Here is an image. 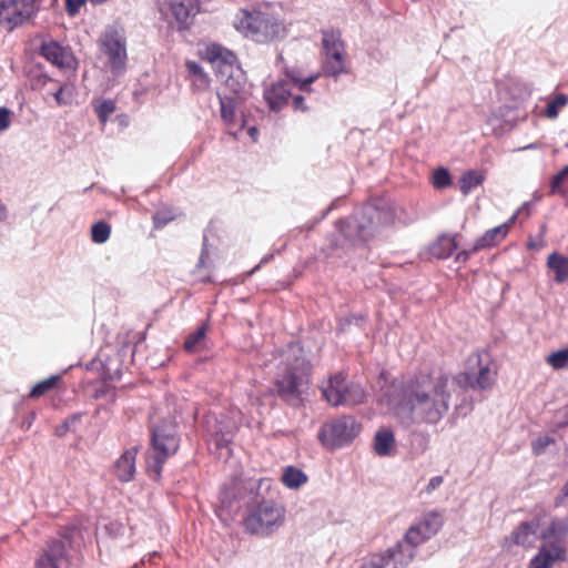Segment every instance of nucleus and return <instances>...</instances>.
<instances>
[{
	"instance_id": "obj_1",
	"label": "nucleus",
	"mask_w": 568,
	"mask_h": 568,
	"mask_svg": "<svg viewBox=\"0 0 568 568\" xmlns=\"http://www.w3.org/2000/svg\"><path fill=\"white\" fill-rule=\"evenodd\" d=\"M448 386L446 375H420L408 381L397 395H385V399L389 410L403 424H436L449 408Z\"/></svg>"
},
{
	"instance_id": "obj_2",
	"label": "nucleus",
	"mask_w": 568,
	"mask_h": 568,
	"mask_svg": "<svg viewBox=\"0 0 568 568\" xmlns=\"http://www.w3.org/2000/svg\"><path fill=\"white\" fill-rule=\"evenodd\" d=\"M233 28L245 39L258 44H271L286 38L284 20L268 8H242L233 17Z\"/></svg>"
},
{
	"instance_id": "obj_3",
	"label": "nucleus",
	"mask_w": 568,
	"mask_h": 568,
	"mask_svg": "<svg viewBox=\"0 0 568 568\" xmlns=\"http://www.w3.org/2000/svg\"><path fill=\"white\" fill-rule=\"evenodd\" d=\"M276 366L278 394L287 402L298 399L307 387L310 375V365L303 348L298 344H290L281 353Z\"/></svg>"
},
{
	"instance_id": "obj_4",
	"label": "nucleus",
	"mask_w": 568,
	"mask_h": 568,
	"mask_svg": "<svg viewBox=\"0 0 568 568\" xmlns=\"http://www.w3.org/2000/svg\"><path fill=\"white\" fill-rule=\"evenodd\" d=\"M398 212H402L400 207L384 200L367 203L341 223L339 232L352 240H366L378 226L399 220Z\"/></svg>"
},
{
	"instance_id": "obj_5",
	"label": "nucleus",
	"mask_w": 568,
	"mask_h": 568,
	"mask_svg": "<svg viewBox=\"0 0 568 568\" xmlns=\"http://www.w3.org/2000/svg\"><path fill=\"white\" fill-rule=\"evenodd\" d=\"M203 58L215 69L219 81L226 90L237 98H243L246 91V78L237 64V58L231 50L217 43L206 45Z\"/></svg>"
},
{
	"instance_id": "obj_6",
	"label": "nucleus",
	"mask_w": 568,
	"mask_h": 568,
	"mask_svg": "<svg viewBox=\"0 0 568 568\" xmlns=\"http://www.w3.org/2000/svg\"><path fill=\"white\" fill-rule=\"evenodd\" d=\"M178 448L179 439L172 422H165L153 429L152 446L146 455V469L152 478L160 477L163 463L174 455Z\"/></svg>"
},
{
	"instance_id": "obj_7",
	"label": "nucleus",
	"mask_w": 568,
	"mask_h": 568,
	"mask_svg": "<svg viewBox=\"0 0 568 568\" xmlns=\"http://www.w3.org/2000/svg\"><path fill=\"white\" fill-rule=\"evenodd\" d=\"M285 507L272 500H263L251 507L244 518L245 530L253 535L268 536L285 521Z\"/></svg>"
},
{
	"instance_id": "obj_8",
	"label": "nucleus",
	"mask_w": 568,
	"mask_h": 568,
	"mask_svg": "<svg viewBox=\"0 0 568 568\" xmlns=\"http://www.w3.org/2000/svg\"><path fill=\"white\" fill-rule=\"evenodd\" d=\"M83 539L82 530L77 526L65 528L60 538L50 540L43 554L36 562L37 568H68L69 557L67 546L78 547Z\"/></svg>"
},
{
	"instance_id": "obj_9",
	"label": "nucleus",
	"mask_w": 568,
	"mask_h": 568,
	"mask_svg": "<svg viewBox=\"0 0 568 568\" xmlns=\"http://www.w3.org/2000/svg\"><path fill=\"white\" fill-rule=\"evenodd\" d=\"M101 51L106 57L105 70L114 78L122 75L126 69V43L122 30L108 28L100 40Z\"/></svg>"
},
{
	"instance_id": "obj_10",
	"label": "nucleus",
	"mask_w": 568,
	"mask_h": 568,
	"mask_svg": "<svg viewBox=\"0 0 568 568\" xmlns=\"http://www.w3.org/2000/svg\"><path fill=\"white\" fill-rule=\"evenodd\" d=\"M361 433V425L352 416H343L322 426L318 433L321 444L329 449L351 444Z\"/></svg>"
},
{
	"instance_id": "obj_11",
	"label": "nucleus",
	"mask_w": 568,
	"mask_h": 568,
	"mask_svg": "<svg viewBox=\"0 0 568 568\" xmlns=\"http://www.w3.org/2000/svg\"><path fill=\"white\" fill-rule=\"evenodd\" d=\"M323 395L333 406L357 405L366 396L363 387L357 383H347L342 375L333 376L323 388Z\"/></svg>"
},
{
	"instance_id": "obj_12",
	"label": "nucleus",
	"mask_w": 568,
	"mask_h": 568,
	"mask_svg": "<svg viewBox=\"0 0 568 568\" xmlns=\"http://www.w3.org/2000/svg\"><path fill=\"white\" fill-rule=\"evenodd\" d=\"M158 6L162 18L179 29L187 28L199 12L197 0H158Z\"/></svg>"
},
{
	"instance_id": "obj_13",
	"label": "nucleus",
	"mask_w": 568,
	"mask_h": 568,
	"mask_svg": "<svg viewBox=\"0 0 568 568\" xmlns=\"http://www.w3.org/2000/svg\"><path fill=\"white\" fill-rule=\"evenodd\" d=\"M325 55L324 70L328 75H339L346 72L344 43L336 31H326L322 39Z\"/></svg>"
},
{
	"instance_id": "obj_14",
	"label": "nucleus",
	"mask_w": 568,
	"mask_h": 568,
	"mask_svg": "<svg viewBox=\"0 0 568 568\" xmlns=\"http://www.w3.org/2000/svg\"><path fill=\"white\" fill-rule=\"evenodd\" d=\"M314 80L315 77H310L305 80L297 78L282 79L270 87H265L264 98L271 110L278 111L286 105L288 98L292 95L293 87L298 88L300 91H307Z\"/></svg>"
},
{
	"instance_id": "obj_15",
	"label": "nucleus",
	"mask_w": 568,
	"mask_h": 568,
	"mask_svg": "<svg viewBox=\"0 0 568 568\" xmlns=\"http://www.w3.org/2000/svg\"><path fill=\"white\" fill-rule=\"evenodd\" d=\"M34 12V0H0V24L12 30L29 20Z\"/></svg>"
},
{
	"instance_id": "obj_16",
	"label": "nucleus",
	"mask_w": 568,
	"mask_h": 568,
	"mask_svg": "<svg viewBox=\"0 0 568 568\" xmlns=\"http://www.w3.org/2000/svg\"><path fill=\"white\" fill-rule=\"evenodd\" d=\"M41 55L59 69L73 70L75 68V59L71 51L54 40L42 42Z\"/></svg>"
},
{
	"instance_id": "obj_17",
	"label": "nucleus",
	"mask_w": 568,
	"mask_h": 568,
	"mask_svg": "<svg viewBox=\"0 0 568 568\" xmlns=\"http://www.w3.org/2000/svg\"><path fill=\"white\" fill-rule=\"evenodd\" d=\"M566 558V549L560 540L546 541L538 554L531 559L529 568H551L557 561Z\"/></svg>"
},
{
	"instance_id": "obj_18",
	"label": "nucleus",
	"mask_w": 568,
	"mask_h": 568,
	"mask_svg": "<svg viewBox=\"0 0 568 568\" xmlns=\"http://www.w3.org/2000/svg\"><path fill=\"white\" fill-rule=\"evenodd\" d=\"M376 555L384 557L386 568H407L415 557V548L402 540L385 552Z\"/></svg>"
},
{
	"instance_id": "obj_19",
	"label": "nucleus",
	"mask_w": 568,
	"mask_h": 568,
	"mask_svg": "<svg viewBox=\"0 0 568 568\" xmlns=\"http://www.w3.org/2000/svg\"><path fill=\"white\" fill-rule=\"evenodd\" d=\"M521 210H524V207H519L516 213L513 214V216L504 224L488 230L481 237L476 241L471 252H476L478 250L490 247L500 243L507 236L510 226L515 223Z\"/></svg>"
},
{
	"instance_id": "obj_20",
	"label": "nucleus",
	"mask_w": 568,
	"mask_h": 568,
	"mask_svg": "<svg viewBox=\"0 0 568 568\" xmlns=\"http://www.w3.org/2000/svg\"><path fill=\"white\" fill-rule=\"evenodd\" d=\"M471 361H475L479 365L478 373L474 376L468 375V383L473 388L487 389L490 388L496 379V368L495 366L486 358L485 361L480 355H475Z\"/></svg>"
},
{
	"instance_id": "obj_21",
	"label": "nucleus",
	"mask_w": 568,
	"mask_h": 568,
	"mask_svg": "<svg viewBox=\"0 0 568 568\" xmlns=\"http://www.w3.org/2000/svg\"><path fill=\"white\" fill-rule=\"evenodd\" d=\"M373 449L379 457L395 455L397 443L394 433L389 428H379L374 435Z\"/></svg>"
},
{
	"instance_id": "obj_22",
	"label": "nucleus",
	"mask_w": 568,
	"mask_h": 568,
	"mask_svg": "<svg viewBox=\"0 0 568 568\" xmlns=\"http://www.w3.org/2000/svg\"><path fill=\"white\" fill-rule=\"evenodd\" d=\"M539 523H523L510 535V541L523 547H531L539 537H541Z\"/></svg>"
},
{
	"instance_id": "obj_23",
	"label": "nucleus",
	"mask_w": 568,
	"mask_h": 568,
	"mask_svg": "<svg viewBox=\"0 0 568 568\" xmlns=\"http://www.w3.org/2000/svg\"><path fill=\"white\" fill-rule=\"evenodd\" d=\"M138 449L132 447L125 450L114 464V474L121 481H130L135 474V458Z\"/></svg>"
},
{
	"instance_id": "obj_24",
	"label": "nucleus",
	"mask_w": 568,
	"mask_h": 568,
	"mask_svg": "<svg viewBox=\"0 0 568 568\" xmlns=\"http://www.w3.org/2000/svg\"><path fill=\"white\" fill-rule=\"evenodd\" d=\"M547 267L554 272L556 283L568 281V257L561 253L552 252L547 258Z\"/></svg>"
},
{
	"instance_id": "obj_25",
	"label": "nucleus",
	"mask_w": 568,
	"mask_h": 568,
	"mask_svg": "<svg viewBox=\"0 0 568 568\" xmlns=\"http://www.w3.org/2000/svg\"><path fill=\"white\" fill-rule=\"evenodd\" d=\"M457 248L454 236L442 235L429 246V253L436 258H447Z\"/></svg>"
},
{
	"instance_id": "obj_26",
	"label": "nucleus",
	"mask_w": 568,
	"mask_h": 568,
	"mask_svg": "<svg viewBox=\"0 0 568 568\" xmlns=\"http://www.w3.org/2000/svg\"><path fill=\"white\" fill-rule=\"evenodd\" d=\"M281 480L290 489H298L307 481V476L301 469L294 466H287L283 469Z\"/></svg>"
},
{
	"instance_id": "obj_27",
	"label": "nucleus",
	"mask_w": 568,
	"mask_h": 568,
	"mask_svg": "<svg viewBox=\"0 0 568 568\" xmlns=\"http://www.w3.org/2000/svg\"><path fill=\"white\" fill-rule=\"evenodd\" d=\"M189 74L192 77V83L196 90H206L210 85V79L202 67L195 61H186L185 63Z\"/></svg>"
},
{
	"instance_id": "obj_28",
	"label": "nucleus",
	"mask_w": 568,
	"mask_h": 568,
	"mask_svg": "<svg viewBox=\"0 0 568 568\" xmlns=\"http://www.w3.org/2000/svg\"><path fill=\"white\" fill-rule=\"evenodd\" d=\"M221 105V118L225 124L230 125L235 120V110L237 101L235 97H229L226 94H219Z\"/></svg>"
},
{
	"instance_id": "obj_29",
	"label": "nucleus",
	"mask_w": 568,
	"mask_h": 568,
	"mask_svg": "<svg viewBox=\"0 0 568 568\" xmlns=\"http://www.w3.org/2000/svg\"><path fill=\"white\" fill-rule=\"evenodd\" d=\"M568 531V524L564 520H554L550 523L547 530L540 531L541 537L547 539V541H557L560 540L564 542L562 538ZM565 546V544H562Z\"/></svg>"
},
{
	"instance_id": "obj_30",
	"label": "nucleus",
	"mask_w": 568,
	"mask_h": 568,
	"mask_svg": "<svg viewBox=\"0 0 568 568\" xmlns=\"http://www.w3.org/2000/svg\"><path fill=\"white\" fill-rule=\"evenodd\" d=\"M484 181V174L479 171L469 170L460 178V191L463 194H469L475 187L479 186Z\"/></svg>"
},
{
	"instance_id": "obj_31",
	"label": "nucleus",
	"mask_w": 568,
	"mask_h": 568,
	"mask_svg": "<svg viewBox=\"0 0 568 568\" xmlns=\"http://www.w3.org/2000/svg\"><path fill=\"white\" fill-rule=\"evenodd\" d=\"M419 524L426 532V537L430 538L440 529L443 521L438 514L429 513L419 520Z\"/></svg>"
},
{
	"instance_id": "obj_32",
	"label": "nucleus",
	"mask_w": 568,
	"mask_h": 568,
	"mask_svg": "<svg viewBox=\"0 0 568 568\" xmlns=\"http://www.w3.org/2000/svg\"><path fill=\"white\" fill-rule=\"evenodd\" d=\"M419 524L426 532V537L430 538L440 529L443 521L438 514L429 513L419 520Z\"/></svg>"
},
{
	"instance_id": "obj_33",
	"label": "nucleus",
	"mask_w": 568,
	"mask_h": 568,
	"mask_svg": "<svg viewBox=\"0 0 568 568\" xmlns=\"http://www.w3.org/2000/svg\"><path fill=\"white\" fill-rule=\"evenodd\" d=\"M568 103V95L565 93H559L555 95L552 99H550L547 103L545 115L548 119H556L559 114V112L567 105Z\"/></svg>"
},
{
	"instance_id": "obj_34",
	"label": "nucleus",
	"mask_w": 568,
	"mask_h": 568,
	"mask_svg": "<svg viewBox=\"0 0 568 568\" xmlns=\"http://www.w3.org/2000/svg\"><path fill=\"white\" fill-rule=\"evenodd\" d=\"M58 105H67L72 103L75 95V87L71 83L60 85L57 91L52 92Z\"/></svg>"
},
{
	"instance_id": "obj_35",
	"label": "nucleus",
	"mask_w": 568,
	"mask_h": 568,
	"mask_svg": "<svg viewBox=\"0 0 568 568\" xmlns=\"http://www.w3.org/2000/svg\"><path fill=\"white\" fill-rule=\"evenodd\" d=\"M427 539H429V537H426V532L418 521L407 530L403 540L408 545H412L413 548H416Z\"/></svg>"
},
{
	"instance_id": "obj_36",
	"label": "nucleus",
	"mask_w": 568,
	"mask_h": 568,
	"mask_svg": "<svg viewBox=\"0 0 568 568\" xmlns=\"http://www.w3.org/2000/svg\"><path fill=\"white\" fill-rule=\"evenodd\" d=\"M111 226L103 222H97L91 227V239L97 244H103L110 239Z\"/></svg>"
},
{
	"instance_id": "obj_37",
	"label": "nucleus",
	"mask_w": 568,
	"mask_h": 568,
	"mask_svg": "<svg viewBox=\"0 0 568 568\" xmlns=\"http://www.w3.org/2000/svg\"><path fill=\"white\" fill-rule=\"evenodd\" d=\"M59 379H60L59 375H52V376L37 383L30 390V396L34 397V398L42 396L43 394H45L47 392L52 389L57 385Z\"/></svg>"
},
{
	"instance_id": "obj_38",
	"label": "nucleus",
	"mask_w": 568,
	"mask_h": 568,
	"mask_svg": "<svg viewBox=\"0 0 568 568\" xmlns=\"http://www.w3.org/2000/svg\"><path fill=\"white\" fill-rule=\"evenodd\" d=\"M547 363L554 369H562L568 367V347L559 349L547 356Z\"/></svg>"
},
{
	"instance_id": "obj_39",
	"label": "nucleus",
	"mask_w": 568,
	"mask_h": 568,
	"mask_svg": "<svg viewBox=\"0 0 568 568\" xmlns=\"http://www.w3.org/2000/svg\"><path fill=\"white\" fill-rule=\"evenodd\" d=\"M94 110L100 122L105 123L109 116L115 111V103L112 100H101L94 104Z\"/></svg>"
},
{
	"instance_id": "obj_40",
	"label": "nucleus",
	"mask_w": 568,
	"mask_h": 568,
	"mask_svg": "<svg viewBox=\"0 0 568 568\" xmlns=\"http://www.w3.org/2000/svg\"><path fill=\"white\" fill-rule=\"evenodd\" d=\"M567 179H568V165L562 168V170L552 178L551 183H550V192L552 194H565L562 183Z\"/></svg>"
},
{
	"instance_id": "obj_41",
	"label": "nucleus",
	"mask_w": 568,
	"mask_h": 568,
	"mask_svg": "<svg viewBox=\"0 0 568 568\" xmlns=\"http://www.w3.org/2000/svg\"><path fill=\"white\" fill-rule=\"evenodd\" d=\"M452 183V178L448 170L439 168L434 172L433 184L437 189L447 187Z\"/></svg>"
},
{
	"instance_id": "obj_42",
	"label": "nucleus",
	"mask_w": 568,
	"mask_h": 568,
	"mask_svg": "<svg viewBox=\"0 0 568 568\" xmlns=\"http://www.w3.org/2000/svg\"><path fill=\"white\" fill-rule=\"evenodd\" d=\"M205 333H206L205 325H202L201 327H199L196 329V332H194L186 338V341L184 343L185 349L190 351V352L195 351L197 345L200 344V342L204 338Z\"/></svg>"
},
{
	"instance_id": "obj_43",
	"label": "nucleus",
	"mask_w": 568,
	"mask_h": 568,
	"mask_svg": "<svg viewBox=\"0 0 568 568\" xmlns=\"http://www.w3.org/2000/svg\"><path fill=\"white\" fill-rule=\"evenodd\" d=\"M555 440L548 435L539 436L531 443V448L535 455L544 454L550 445H554Z\"/></svg>"
},
{
	"instance_id": "obj_44",
	"label": "nucleus",
	"mask_w": 568,
	"mask_h": 568,
	"mask_svg": "<svg viewBox=\"0 0 568 568\" xmlns=\"http://www.w3.org/2000/svg\"><path fill=\"white\" fill-rule=\"evenodd\" d=\"M12 111L6 106H0V132L7 131L12 121Z\"/></svg>"
},
{
	"instance_id": "obj_45",
	"label": "nucleus",
	"mask_w": 568,
	"mask_h": 568,
	"mask_svg": "<svg viewBox=\"0 0 568 568\" xmlns=\"http://www.w3.org/2000/svg\"><path fill=\"white\" fill-rule=\"evenodd\" d=\"M554 425L556 427L568 426V405L556 412L554 416Z\"/></svg>"
},
{
	"instance_id": "obj_46",
	"label": "nucleus",
	"mask_w": 568,
	"mask_h": 568,
	"mask_svg": "<svg viewBox=\"0 0 568 568\" xmlns=\"http://www.w3.org/2000/svg\"><path fill=\"white\" fill-rule=\"evenodd\" d=\"M174 219V215L171 212H158L153 216V222L155 227L161 229L165 226L170 221Z\"/></svg>"
},
{
	"instance_id": "obj_47",
	"label": "nucleus",
	"mask_w": 568,
	"mask_h": 568,
	"mask_svg": "<svg viewBox=\"0 0 568 568\" xmlns=\"http://www.w3.org/2000/svg\"><path fill=\"white\" fill-rule=\"evenodd\" d=\"M361 568H386L384 566V557L373 555L365 562H363Z\"/></svg>"
},
{
	"instance_id": "obj_48",
	"label": "nucleus",
	"mask_w": 568,
	"mask_h": 568,
	"mask_svg": "<svg viewBox=\"0 0 568 568\" xmlns=\"http://www.w3.org/2000/svg\"><path fill=\"white\" fill-rule=\"evenodd\" d=\"M444 483L443 476H434L429 479L428 484L425 487V491L427 494H432Z\"/></svg>"
},
{
	"instance_id": "obj_49",
	"label": "nucleus",
	"mask_w": 568,
	"mask_h": 568,
	"mask_svg": "<svg viewBox=\"0 0 568 568\" xmlns=\"http://www.w3.org/2000/svg\"><path fill=\"white\" fill-rule=\"evenodd\" d=\"M545 242L542 236H539L538 239H530L527 243L528 248L539 251L544 247Z\"/></svg>"
},
{
	"instance_id": "obj_50",
	"label": "nucleus",
	"mask_w": 568,
	"mask_h": 568,
	"mask_svg": "<svg viewBox=\"0 0 568 568\" xmlns=\"http://www.w3.org/2000/svg\"><path fill=\"white\" fill-rule=\"evenodd\" d=\"M293 98V105L295 110L305 111L306 105L304 103V98L300 94H293L291 95Z\"/></svg>"
},
{
	"instance_id": "obj_51",
	"label": "nucleus",
	"mask_w": 568,
	"mask_h": 568,
	"mask_svg": "<svg viewBox=\"0 0 568 568\" xmlns=\"http://www.w3.org/2000/svg\"><path fill=\"white\" fill-rule=\"evenodd\" d=\"M52 82H53V80H51L49 77L41 75V77L38 78V80L34 83V85H36V88H43L47 84L52 83Z\"/></svg>"
},
{
	"instance_id": "obj_52",
	"label": "nucleus",
	"mask_w": 568,
	"mask_h": 568,
	"mask_svg": "<svg viewBox=\"0 0 568 568\" xmlns=\"http://www.w3.org/2000/svg\"><path fill=\"white\" fill-rule=\"evenodd\" d=\"M470 253H471V252H469V251H462V252H459V253L457 254V256H456V261H457V262L465 263V262L469 258Z\"/></svg>"
},
{
	"instance_id": "obj_53",
	"label": "nucleus",
	"mask_w": 568,
	"mask_h": 568,
	"mask_svg": "<svg viewBox=\"0 0 568 568\" xmlns=\"http://www.w3.org/2000/svg\"><path fill=\"white\" fill-rule=\"evenodd\" d=\"M542 145L540 143H530L528 145H525L524 148H521L520 150H535V149H539L541 148Z\"/></svg>"
},
{
	"instance_id": "obj_54",
	"label": "nucleus",
	"mask_w": 568,
	"mask_h": 568,
	"mask_svg": "<svg viewBox=\"0 0 568 568\" xmlns=\"http://www.w3.org/2000/svg\"><path fill=\"white\" fill-rule=\"evenodd\" d=\"M248 134L255 141L256 140V135H257V129L255 126L250 128L248 129Z\"/></svg>"
},
{
	"instance_id": "obj_55",
	"label": "nucleus",
	"mask_w": 568,
	"mask_h": 568,
	"mask_svg": "<svg viewBox=\"0 0 568 568\" xmlns=\"http://www.w3.org/2000/svg\"><path fill=\"white\" fill-rule=\"evenodd\" d=\"M205 260H206V250L204 248L202 254H201L199 264L204 266L205 265Z\"/></svg>"
},
{
	"instance_id": "obj_56",
	"label": "nucleus",
	"mask_w": 568,
	"mask_h": 568,
	"mask_svg": "<svg viewBox=\"0 0 568 568\" xmlns=\"http://www.w3.org/2000/svg\"><path fill=\"white\" fill-rule=\"evenodd\" d=\"M528 95V91L525 88H519V99Z\"/></svg>"
},
{
	"instance_id": "obj_57",
	"label": "nucleus",
	"mask_w": 568,
	"mask_h": 568,
	"mask_svg": "<svg viewBox=\"0 0 568 568\" xmlns=\"http://www.w3.org/2000/svg\"><path fill=\"white\" fill-rule=\"evenodd\" d=\"M78 418H79L78 416H72L70 419H68V420L65 422V426H67V427H69V425H70L71 423H74Z\"/></svg>"
},
{
	"instance_id": "obj_58",
	"label": "nucleus",
	"mask_w": 568,
	"mask_h": 568,
	"mask_svg": "<svg viewBox=\"0 0 568 568\" xmlns=\"http://www.w3.org/2000/svg\"><path fill=\"white\" fill-rule=\"evenodd\" d=\"M108 0H89V2H91L92 4L94 6H98V4H101V3H104L106 2Z\"/></svg>"
},
{
	"instance_id": "obj_59",
	"label": "nucleus",
	"mask_w": 568,
	"mask_h": 568,
	"mask_svg": "<svg viewBox=\"0 0 568 568\" xmlns=\"http://www.w3.org/2000/svg\"><path fill=\"white\" fill-rule=\"evenodd\" d=\"M521 207H524V210H521V212L519 214H521L525 211H526V214H529V211H527L528 210V204H524Z\"/></svg>"
}]
</instances>
